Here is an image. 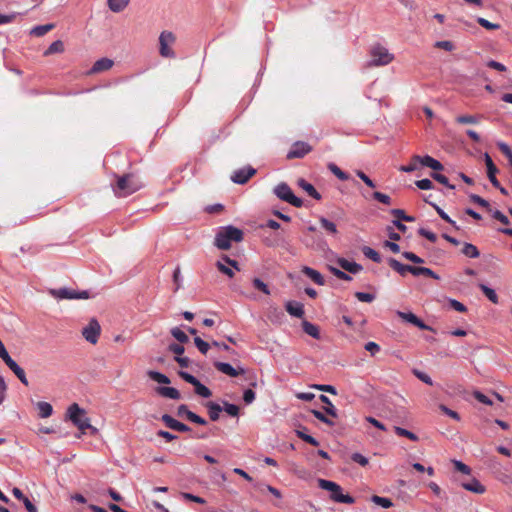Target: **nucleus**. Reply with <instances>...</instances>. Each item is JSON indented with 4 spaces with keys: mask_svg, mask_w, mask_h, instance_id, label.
I'll return each mask as SVG.
<instances>
[{
    "mask_svg": "<svg viewBox=\"0 0 512 512\" xmlns=\"http://www.w3.org/2000/svg\"><path fill=\"white\" fill-rule=\"evenodd\" d=\"M143 187L142 182L133 174H125L117 177L112 185L113 192L117 197H127Z\"/></svg>",
    "mask_w": 512,
    "mask_h": 512,
    "instance_id": "1",
    "label": "nucleus"
},
{
    "mask_svg": "<svg viewBox=\"0 0 512 512\" xmlns=\"http://www.w3.org/2000/svg\"><path fill=\"white\" fill-rule=\"evenodd\" d=\"M243 231L232 225L222 227L216 234L214 245L221 250H228L232 242H241Z\"/></svg>",
    "mask_w": 512,
    "mask_h": 512,
    "instance_id": "2",
    "label": "nucleus"
},
{
    "mask_svg": "<svg viewBox=\"0 0 512 512\" xmlns=\"http://www.w3.org/2000/svg\"><path fill=\"white\" fill-rule=\"evenodd\" d=\"M394 59V55L381 44H374L369 50V60L365 66L367 68L380 67L390 64Z\"/></svg>",
    "mask_w": 512,
    "mask_h": 512,
    "instance_id": "3",
    "label": "nucleus"
},
{
    "mask_svg": "<svg viewBox=\"0 0 512 512\" xmlns=\"http://www.w3.org/2000/svg\"><path fill=\"white\" fill-rule=\"evenodd\" d=\"M318 485L321 489L330 492V498L334 502L344 504H353L355 502V499L352 496L343 493L342 488L336 482L326 479H319Z\"/></svg>",
    "mask_w": 512,
    "mask_h": 512,
    "instance_id": "4",
    "label": "nucleus"
},
{
    "mask_svg": "<svg viewBox=\"0 0 512 512\" xmlns=\"http://www.w3.org/2000/svg\"><path fill=\"white\" fill-rule=\"evenodd\" d=\"M66 417L82 432L86 429L95 430L91 424L89 418L86 416V412L77 403L70 405L66 412Z\"/></svg>",
    "mask_w": 512,
    "mask_h": 512,
    "instance_id": "5",
    "label": "nucleus"
},
{
    "mask_svg": "<svg viewBox=\"0 0 512 512\" xmlns=\"http://www.w3.org/2000/svg\"><path fill=\"white\" fill-rule=\"evenodd\" d=\"M274 194L282 201L289 203L290 205L300 208L303 206V200L294 195L292 189L285 182L279 183L273 189Z\"/></svg>",
    "mask_w": 512,
    "mask_h": 512,
    "instance_id": "6",
    "label": "nucleus"
},
{
    "mask_svg": "<svg viewBox=\"0 0 512 512\" xmlns=\"http://www.w3.org/2000/svg\"><path fill=\"white\" fill-rule=\"evenodd\" d=\"M50 294L54 298L59 299V300H63V299H69V300H72V299H88L90 297L89 296V292L87 290L76 291L74 289L67 288V287H61V288H58V289H51L50 290Z\"/></svg>",
    "mask_w": 512,
    "mask_h": 512,
    "instance_id": "7",
    "label": "nucleus"
},
{
    "mask_svg": "<svg viewBox=\"0 0 512 512\" xmlns=\"http://www.w3.org/2000/svg\"><path fill=\"white\" fill-rule=\"evenodd\" d=\"M175 42V36L170 31H163L159 36L160 44V55L166 58L175 57V53L171 50L168 45Z\"/></svg>",
    "mask_w": 512,
    "mask_h": 512,
    "instance_id": "8",
    "label": "nucleus"
},
{
    "mask_svg": "<svg viewBox=\"0 0 512 512\" xmlns=\"http://www.w3.org/2000/svg\"><path fill=\"white\" fill-rule=\"evenodd\" d=\"M100 325L96 319H91L87 326L82 330L85 340L91 344H96L100 335Z\"/></svg>",
    "mask_w": 512,
    "mask_h": 512,
    "instance_id": "9",
    "label": "nucleus"
},
{
    "mask_svg": "<svg viewBox=\"0 0 512 512\" xmlns=\"http://www.w3.org/2000/svg\"><path fill=\"white\" fill-rule=\"evenodd\" d=\"M312 151V147L304 141H296L292 144L290 150L287 153L288 159L303 158L309 152Z\"/></svg>",
    "mask_w": 512,
    "mask_h": 512,
    "instance_id": "10",
    "label": "nucleus"
},
{
    "mask_svg": "<svg viewBox=\"0 0 512 512\" xmlns=\"http://www.w3.org/2000/svg\"><path fill=\"white\" fill-rule=\"evenodd\" d=\"M256 169L251 166L240 168L233 172L231 175V181L236 184H245L253 175H255Z\"/></svg>",
    "mask_w": 512,
    "mask_h": 512,
    "instance_id": "11",
    "label": "nucleus"
},
{
    "mask_svg": "<svg viewBox=\"0 0 512 512\" xmlns=\"http://www.w3.org/2000/svg\"><path fill=\"white\" fill-rule=\"evenodd\" d=\"M397 316L402 320L418 327L421 330H431V327L425 324L420 318H418L412 312L397 311Z\"/></svg>",
    "mask_w": 512,
    "mask_h": 512,
    "instance_id": "12",
    "label": "nucleus"
},
{
    "mask_svg": "<svg viewBox=\"0 0 512 512\" xmlns=\"http://www.w3.org/2000/svg\"><path fill=\"white\" fill-rule=\"evenodd\" d=\"M161 420L165 423V425L173 430L179 431V432H189L191 429L188 425L179 422L178 420L174 419L169 414H163L161 416Z\"/></svg>",
    "mask_w": 512,
    "mask_h": 512,
    "instance_id": "13",
    "label": "nucleus"
},
{
    "mask_svg": "<svg viewBox=\"0 0 512 512\" xmlns=\"http://www.w3.org/2000/svg\"><path fill=\"white\" fill-rule=\"evenodd\" d=\"M413 160L416 162H419L422 166L429 167V168L433 169L434 171H440L443 169L442 163L429 155H425V156L415 155V156H413Z\"/></svg>",
    "mask_w": 512,
    "mask_h": 512,
    "instance_id": "14",
    "label": "nucleus"
},
{
    "mask_svg": "<svg viewBox=\"0 0 512 512\" xmlns=\"http://www.w3.org/2000/svg\"><path fill=\"white\" fill-rule=\"evenodd\" d=\"M484 159H485V164H486V168H487V176H488L491 184L493 185V187H498L499 181L496 178V174L498 173V168L496 167V165L494 164V162L492 161V158L490 157V155L488 153L484 154Z\"/></svg>",
    "mask_w": 512,
    "mask_h": 512,
    "instance_id": "15",
    "label": "nucleus"
},
{
    "mask_svg": "<svg viewBox=\"0 0 512 512\" xmlns=\"http://www.w3.org/2000/svg\"><path fill=\"white\" fill-rule=\"evenodd\" d=\"M214 367L221 373L226 374L230 377H237L238 375L244 373L243 368H234L230 363L216 361L214 363Z\"/></svg>",
    "mask_w": 512,
    "mask_h": 512,
    "instance_id": "16",
    "label": "nucleus"
},
{
    "mask_svg": "<svg viewBox=\"0 0 512 512\" xmlns=\"http://www.w3.org/2000/svg\"><path fill=\"white\" fill-rule=\"evenodd\" d=\"M387 262L389 266L401 276H405L407 273L412 274L413 266L411 265L403 264L392 257L388 258Z\"/></svg>",
    "mask_w": 512,
    "mask_h": 512,
    "instance_id": "17",
    "label": "nucleus"
},
{
    "mask_svg": "<svg viewBox=\"0 0 512 512\" xmlns=\"http://www.w3.org/2000/svg\"><path fill=\"white\" fill-rule=\"evenodd\" d=\"M286 311L293 317L302 318L304 316V305L297 301H288L285 304Z\"/></svg>",
    "mask_w": 512,
    "mask_h": 512,
    "instance_id": "18",
    "label": "nucleus"
},
{
    "mask_svg": "<svg viewBox=\"0 0 512 512\" xmlns=\"http://www.w3.org/2000/svg\"><path fill=\"white\" fill-rule=\"evenodd\" d=\"M337 263L343 270L351 274H357L363 269V267L360 264L353 261H349L345 258H338Z\"/></svg>",
    "mask_w": 512,
    "mask_h": 512,
    "instance_id": "19",
    "label": "nucleus"
},
{
    "mask_svg": "<svg viewBox=\"0 0 512 512\" xmlns=\"http://www.w3.org/2000/svg\"><path fill=\"white\" fill-rule=\"evenodd\" d=\"M301 271L304 275H306L308 278H310L317 285L322 286L325 284L324 277L317 270H315L311 267H308V266H303Z\"/></svg>",
    "mask_w": 512,
    "mask_h": 512,
    "instance_id": "20",
    "label": "nucleus"
},
{
    "mask_svg": "<svg viewBox=\"0 0 512 512\" xmlns=\"http://www.w3.org/2000/svg\"><path fill=\"white\" fill-rule=\"evenodd\" d=\"M113 61L109 58H101L97 60L90 69L91 74L109 70L113 66Z\"/></svg>",
    "mask_w": 512,
    "mask_h": 512,
    "instance_id": "21",
    "label": "nucleus"
},
{
    "mask_svg": "<svg viewBox=\"0 0 512 512\" xmlns=\"http://www.w3.org/2000/svg\"><path fill=\"white\" fill-rule=\"evenodd\" d=\"M254 488L261 494H265L266 492H269L277 499L282 498L281 491L271 485L261 483V482H256V483H254Z\"/></svg>",
    "mask_w": 512,
    "mask_h": 512,
    "instance_id": "22",
    "label": "nucleus"
},
{
    "mask_svg": "<svg viewBox=\"0 0 512 512\" xmlns=\"http://www.w3.org/2000/svg\"><path fill=\"white\" fill-rule=\"evenodd\" d=\"M298 186L303 189L310 197L315 200L321 199V194L315 189V187L307 182L305 179L301 178L297 182Z\"/></svg>",
    "mask_w": 512,
    "mask_h": 512,
    "instance_id": "23",
    "label": "nucleus"
},
{
    "mask_svg": "<svg viewBox=\"0 0 512 512\" xmlns=\"http://www.w3.org/2000/svg\"><path fill=\"white\" fill-rule=\"evenodd\" d=\"M156 392L165 398L173 399V400H179L181 398V394L179 390H177L174 387H157Z\"/></svg>",
    "mask_w": 512,
    "mask_h": 512,
    "instance_id": "24",
    "label": "nucleus"
},
{
    "mask_svg": "<svg viewBox=\"0 0 512 512\" xmlns=\"http://www.w3.org/2000/svg\"><path fill=\"white\" fill-rule=\"evenodd\" d=\"M462 487L467 491L477 494L485 492V487L475 478L471 479L469 482L462 483Z\"/></svg>",
    "mask_w": 512,
    "mask_h": 512,
    "instance_id": "25",
    "label": "nucleus"
},
{
    "mask_svg": "<svg viewBox=\"0 0 512 512\" xmlns=\"http://www.w3.org/2000/svg\"><path fill=\"white\" fill-rule=\"evenodd\" d=\"M35 407L38 410V415L40 418H48L53 413V407L50 403L40 401L35 404Z\"/></svg>",
    "mask_w": 512,
    "mask_h": 512,
    "instance_id": "26",
    "label": "nucleus"
},
{
    "mask_svg": "<svg viewBox=\"0 0 512 512\" xmlns=\"http://www.w3.org/2000/svg\"><path fill=\"white\" fill-rule=\"evenodd\" d=\"M302 329L307 335L311 336L312 338H314V339L320 338L319 328L315 324H313L307 320H304L302 322Z\"/></svg>",
    "mask_w": 512,
    "mask_h": 512,
    "instance_id": "27",
    "label": "nucleus"
},
{
    "mask_svg": "<svg viewBox=\"0 0 512 512\" xmlns=\"http://www.w3.org/2000/svg\"><path fill=\"white\" fill-rule=\"evenodd\" d=\"M206 407L208 409L210 419L212 421H217L220 417V413L223 411L222 406H220L218 403L210 401L206 404Z\"/></svg>",
    "mask_w": 512,
    "mask_h": 512,
    "instance_id": "28",
    "label": "nucleus"
},
{
    "mask_svg": "<svg viewBox=\"0 0 512 512\" xmlns=\"http://www.w3.org/2000/svg\"><path fill=\"white\" fill-rule=\"evenodd\" d=\"M319 399L321 400V402H323L325 404V407H324L325 413H327L328 415L335 417V418L338 417L337 409L335 408V406L332 404V402L326 395L321 394L319 396Z\"/></svg>",
    "mask_w": 512,
    "mask_h": 512,
    "instance_id": "29",
    "label": "nucleus"
},
{
    "mask_svg": "<svg viewBox=\"0 0 512 512\" xmlns=\"http://www.w3.org/2000/svg\"><path fill=\"white\" fill-rule=\"evenodd\" d=\"M461 252L468 258H478L480 256L478 248L475 245L467 242L464 243Z\"/></svg>",
    "mask_w": 512,
    "mask_h": 512,
    "instance_id": "30",
    "label": "nucleus"
},
{
    "mask_svg": "<svg viewBox=\"0 0 512 512\" xmlns=\"http://www.w3.org/2000/svg\"><path fill=\"white\" fill-rule=\"evenodd\" d=\"M479 288L481 289V291L484 293V295L494 304H498L499 302V298H498V295L496 293V291L492 288H490L489 286H487L486 284H479Z\"/></svg>",
    "mask_w": 512,
    "mask_h": 512,
    "instance_id": "31",
    "label": "nucleus"
},
{
    "mask_svg": "<svg viewBox=\"0 0 512 512\" xmlns=\"http://www.w3.org/2000/svg\"><path fill=\"white\" fill-rule=\"evenodd\" d=\"M362 253L365 257L372 260L375 263H380L382 261L381 255L373 248L369 246L362 247Z\"/></svg>",
    "mask_w": 512,
    "mask_h": 512,
    "instance_id": "32",
    "label": "nucleus"
},
{
    "mask_svg": "<svg viewBox=\"0 0 512 512\" xmlns=\"http://www.w3.org/2000/svg\"><path fill=\"white\" fill-rule=\"evenodd\" d=\"M412 275L414 276H429L433 279H439V276L430 268L413 266Z\"/></svg>",
    "mask_w": 512,
    "mask_h": 512,
    "instance_id": "33",
    "label": "nucleus"
},
{
    "mask_svg": "<svg viewBox=\"0 0 512 512\" xmlns=\"http://www.w3.org/2000/svg\"><path fill=\"white\" fill-rule=\"evenodd\" d=\"M319 222L321 227L329 234L336 235L338 233L337 226L332 221L328 220L325 217H320Z\"/></svg>",
    "mask_w": 512,
    "mask_h": 512,
    "instance_id": "34",
    "label": "nucleus"
},
{
    "mask_svg": "<svg viewBox=\"0 0 512 512\" xmlns=\"http://www.w3.org/2000/svg\"><path fill=\"white\" fill-rule=\"evenodd\" d=\"M296 435L303 441L309 443L313 446H319V441L314 438L313 436L306 433V428L303 427L302 429L296 430Z\"/></svg>",
    "mask_w": 512,
    "mask_h": 512,
    "instance_id": "35",
    "label": "nucleus"
},
{
    "mask_svg": "<svg viewBox=\"0 0 512 512\" xmlns=\"http://www.w3.org/2000/svg\"><path fill=\"white\" fill-rule=\"evenodd\" d=\"M482 116L479 115H460L456 117L455 121L458 124H477L479 123Z\"/></svg>",
    "mask_w": 512,
    "mask_h": 512,
    "instance_id": "36",
    "label": "nucleus"
},
{
    "mask_svg": "<svg viewBox=\"0 0 512 512\" xmlns=\"http://www.w3.org/2000/svg\"><path fill=\"white\" fill-rule=\"evenodd\" d=\"M327 167L329 171L333 173L339 180H349L350 176L346 172L342 171L335 163H329Z\"/></svg>",
    "mask_w": 512,
    "mask_h": 512,
    "instance_id": "37",
    "label": "nucleus"
},
{
    "mask_svg": "<svg viewBox=\"0 0 512 512\" xmlns=\"http://www.w3.org/2000/svg\"><path fill=\"white\" fill-rule=\"evenodd\" d=\"M64 51V44L61 40H56L44 51V56H49Z\"/></svg>",
    "mask_w": 512,
    "mask_h": 512,
    "instance_id": "38",
    "label": "nucleus"
},
{
    "mask_svg": "<svg viewBox=\"0 0 512 512\" xmlns=\"http://www.w3.org/2000/svg\"><path fill=\"white\" fill-rule=\"evenodd\" d=\"M147 375L149 376L150 379L158 382L159 384H169L170 383L169 377L166 376L165 374L158 372V371L149 370L147 372Z\"/></svg>",
    "mask_w": 512,
    "mask_h": 512,
    "instance_id": "39",
    "label": "nucleus"
},
{
    "mask_svg": "<svg viewBox=\"0 0 512 512\" xmlns=\"http://www.w3.org/2000/svg\"><path fill=\"white\" fill-rule=\"evenodd\" d=\"M130 0H108V6L113 12H121L129 4Z\"/></svg>",
    "mask_w": 512,
    "mask_h": 512,
    "instance_id": "40",
    "label": "nucleus"
},
{
    "mask_svg": "<svg viewBox=\"0 0 512 512\" xmlns=\"http://www.w3.org/2000/svg\"><path fill=\"white\" fill-rule=\"evenodd\" d=\"M195 393L203 398H209L212 395L211 390L202 384L199 380L194 383Z\"/></svg>",
    "mask_w": 512,
    "mask_h": 512,
    "instance_id": "41",
    "label": "nucleus"
},
{
    "mask_svg": "<svg viewBox=\"0 0 512 512\" xmlns=\"http://www.w3.org/2000/svg\"><path fill=\"white\" fill-rule=\"evenodd\" d=\"M430 205L433 206V208L436 210L437 214L441 217V219L451 224L455 229H459V226H457L456 222L452 220L450 216L442 208H440L438 205L434 203H430Z\"/></svg>",
    "mask_w": 512,
    "mask_h": 512,
    "instance_id": "42",
    "label": "nucleus"
},
{
    "mask_svg": "<svg viewBox=\"0 0 512 512\" xmlns=\"http://www.w3.org/2000/svg\"><path fill=\"white\" fill-rule=\"evenodd\" d=\"M371 501L374 504L379 505V506H381L382 508H385V509H388V508L393 506V502L391 501V499L386 498V497H381V496H378V495H373L371 497Z\"/></svg>",
    "mask_w": 512,
    "mask_h": 512,
    "instance_id": "43",
    "label": "nucleus"
},
{
    "mask_svg": "<svg viewBox=\"0 0 512 512\" xmlns=\"http://www.w3.org/2000/svg\"><path fill=\"white\" fill-rule=\"evenodd\" d=\"M170 332L171 335L181 344L187 343L189 341L187 334L179 327L172 328Z\"/></svg>",
    "mask_w": 512,
    "mask_h": 512,
    "instance_id": "44",
    "label": "nucleus"
},
{
    "mask_svg": "<svg viewBox=\"0 0 512 512\" xmlns=\"http://www.w3.org/2000/svg\"><path fill=\"white\" fill-rule=\"evenodd\" d=\"M394 431L398 436L406 437L414 442L418 441L419 439L415 433L399 426H395Z\"/></svg>",
    "mask_w": 512,
    "mask_h": 512,
    "instance_id": "45",
    "label": "nucleus"
},
{
    "mask_svg": "<svg viewBox=\"0 0 512 512\" xmlns=\"http://www.w3.org/2000/svg\"><path fill=\"white\" fill-rule=\"evenodd\" d=\"M390 213L395 216L400 221H406V222H414L415 217L407 215L404 210L402 209H392Z\"/></svg>",
    "mask_w": 512,
    "mask_h": 512,
    "instance_id": "46",
    "label": "nucleus"
},
{
    "mask_svg": "<svg viewBox=\"0 0 512 512\" xmlns=\"http://www.w3.org/2000/svg\"><path fill=\"white\" fill-rule=\"evenodd\" d=\"M12 492L16 498L23 501L27 511L32 512V501H30L28 497L24 496V494L19 488H14Z\"/></svg>",
    "mask_w": 512,
    "mask_h": 512,
    "instance_id": "47",
    "label": "nucleus"
},
{
    "mask_svg": "<svg viewBox=\"0 0 512 512\" xmlns=\"http://www.w3.org/2000/svg\"><path fill=\"white\" fill-rule=\"evenodd\" d=\"M55 27L53 23H48L45 25H37L34 26V36L41 37L48 33Z\"/></svg>",
    "mask_w": 512,
    "mask_h": 512,
    "instance_id": "48",
    "label": "nucleus"
},
{
    "mask_svg": "<svg viewBox=\"0 0 512 512\" xmlns=\"http://www.w3.org/2000/svg\"><path fill=\"white\" fill-rule=\"evenodd\" d=\"M222 410L225 411L231 417H237L239 415V407L235 404L223 401Z\"/></svg>",
    "mask_w": 512,
    "mask_h": 512,
    "instance_id": "49",
    "label": "nucleus"
},
{
    "mask_svg": "<svg viewBox=\"0 0 512 512\" xmlns=\"http://www.w3.org/2000/svg\"><path fill=\"white\" fill-rule=\"evenodd\" d=\"M431 177H432L435 181H437V182L441 183L442 185H444V186L448 187L449 189H451V190H454V189H455V186H454V185H452V184H450L449 179H448L445 175L440 174V173H437V172H432V173H431Z\"/></svg>",
    "mask_w": 512,
    "mask_h": 512,
    "instance_id": "50",
    "label": "nucleus"
},
{
    "mask_svg": "<svg viewBox=\"0 0 512 512\" xmlns=\"http://www.w3.org/2000/svg\"><path fill=\"white\" fill-rule=\"evenodd\" d=\"M194 344L197 347V349L204 355H206L207 352L209 351L210 344L201 339L200 337L194 338Z\"/></svg>",
    "mask_w": 512,
    "mask_h": 512,
    "instance_id": "51",
    "label": "nucleus"
},
{
    "mask_svg": "<svg viewBox=\"0 0 512 512\" xmlns=\"http://www.w3.org/2000/svg\"><path fill=\"white\" fill-rule=\"evenodd\" d=\"M252 284L255 289L263 292L266 295H270V289L266 283H264L260 278H254Z\"/></svg>",
    "mask_w": 512,
    "mask_h": 512,
    "instance_id": "52",
    "label": "nucleus"
},
{
    "mask_svg": "<svg viewBox=\"0 0 512 512\" xmlns=\"http://www.w3.org/2000/svg\"><path fill=\"white\" fill-rule=\"evenodd\" d=\"M329 270L331 271V273L335 277H337L340 280H344V281H351L352 280V277L349 274H347L346 272H344L343 270H341V269H338L336 267L330 266Z\"/></svg>",
    "mask_w": 512,
    "mask_h": 512,
    "instance_id": "53",
    "label": "nucleus"
},
{
    "mask_svg": "<svg viewBox=\"0 0 512 512\" xmlns=\"http://www.w3.org/2000/svg\"><path fill=\"white\" fill-rule=\"evenodd\" d=\"M469 198H470V200L473 203L478 204L481 207L486 208L488 211H491V207H490L489 202L487 200H485L484 198H482L481 196H479L477 194H470Z\"/></svg>",
    "mask_w": 512,
    "mask_h": 512,
    "instance_id": "54",
    "label": "nucleus"
},
{
    "mask_svg": "<svg viewBox=\"0 0 512 512\" xmlns=\"http://www.w3.org/2000/svg\"><path fill=\"white\" fill-rule=\"evenodd\" d=\"M477 22L480 26H482L483 28L487 29V30H497L500 28V25L497 24V23H492L490 21H488L487 19L485 18H482V17H478L477 18Z\"/></svg>",
    "mask_w": 512,
    "mask_h": 512,
    "instance_id": "55",
    "label": "nucleus"
},
{
    "mask_svg": "<svg viewBox=\"0 0 512 512\" xmlns=\"http://www.w3.org/2000/svg\"><path fill=\"white\" fill-rule=\"evenodd\" d=\"M497 147L508 158V161L510 163L512 161V150L509 147V145L506 144L505 142L499 141L497 143Z\"/></svg>",
    "mask_w": 512,
    "mask_h": 512,
    "instance_id": "56",
    "label": "nucleus"
},
{
    "mask_svg": "<svg viewBox=\"0 0 512 512\" xmlns=\"http://www.w3.org/2000/svg\"><path fill=\"white\" fill-rule=\"evenodd\" d=\"M492 215V217L496 220H498L499 222H501L502 224L504 225H508L510 223L508 217L503 214L500 210H492L489 211Z\"/></svg>",
    "mask_w": 512,
    "mask_h": 512,
    "instance_id": "57",
    "label": "nucleus"
},
{
    "mask_svg": "<svg viewBox=\"0 0 512 512\" xmlns=\"http://www.w3.org/2000/svg\"><path fill=\"white\" fill-rule=\"evenodd\" d=\"M418 234L424 238H426L427 240L431 241V242H436L437 241V235L428 230V229H425V228H419L418 229Z\"/></svg>",
    "mask_w": 512,
    "mask_h": 512,
    "instance_id": "58",
    "label": "nucleus"
},
{
    "mask_svg": "<svg viewBox=\"0 0 512 512\" xmlns=\"http://www.w3.org/2000/svg\"><path fill=\"white\" fill-rule=\"evenodd\" d=\"M413 374H414V375H415L419 380H421L422 382H424V383H426V384H428V385H430V386H432V385H433V380H432V378H431L428 374H426L425 372H422V371H420V370L415 369V370H413Z\"/></svg>",
    "mask_w": 512,
    "mask_h": 512,
    "instance_id": "59",
    "label": "nucleus"
},
{
    "mask_svg": "<svg viewBox=\"0 0 512 512\" xmlns=\"http://www.w3.org/2000/svg\"><path fill=\"white\" fill-rule=\"evenodd\" d=\"M402 256L415 264H422L424 262V260L421 257H419L413 252L405 251L402 253Z\"/></svg>",
    "mask_w": 512,
    "mask_h": 512,
    "instance_id": "60",
    "label": "nucleus"
},
{
    "mask_svg": "<svg viewBox=\"0 0 512 512\" xmlns=\"http://www.w3.org/2000/svg\"><path fill=\"white\" fill-rule=\"evenodd\" d=\"M415 185L421 190H430L434 187L432 181L428 178L417 180Z\"/></svg>",
    "mask_w": 512,
    "mask_h": 512,
    "instance_id": "61",
    "label": "nucleus"
},
{
    "mask_svg": "<svg viewBox=\"0 0 512 512\" xmlns=\"http://www.w3.org/2000/svg\"><path fill=\"white\" fill-rule=\"evenodd\" d=\"M372 196L375 200L379 201L380 203H383L385 205L391 204V197L387 194L381 192H374Z\"/></svg>",
    "mask_w": 512,
    "mask_h": 512,
    "instance_id": "62",
    "label": "nucleus"
},
{
    "mask_svg": "<svg viewBox=\"0 0 512 512\" xmlns=\"http://www.w3.org/2000/svg\"><path fill=\"white\" fill-rule=\"evenodd\" d=\"M355 297L359 301L366 302V303H370V302H372L375 299V295L374 294L366 293V292H356L355 293Z\"/></svg>",
    "mask_w": 512,
    "mask_h": 512,
    "instance_id": "63",
    "label": "nucleus"
},
{
    "mask_svg": "<svg viewBox=\"0 0 512 512\" xmlns=\"http://www.w3.org/2000/svg\"><path fill=\"white\" fill-rule=\"evenodd\" d=\"M435 47L437 48H440V49H443L445 51H452L454 50L455 48V45L453 44V42L451 41H448V40H442V41H437L435 43Z\"/></svg>",
    "mask_w": 512,
    "mask_h": 512,
    "instance_id": "64",
    "label": "nucleus"
}]
</instances>
